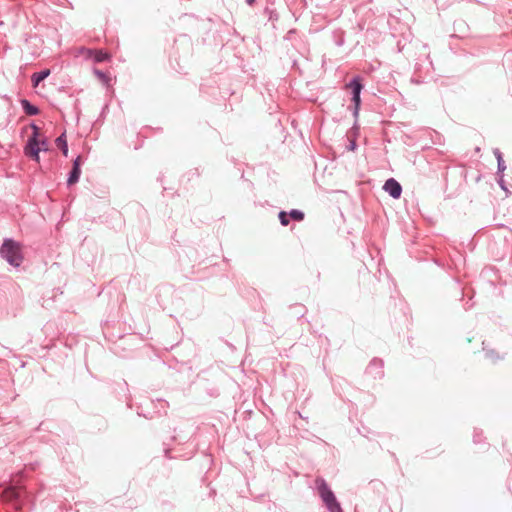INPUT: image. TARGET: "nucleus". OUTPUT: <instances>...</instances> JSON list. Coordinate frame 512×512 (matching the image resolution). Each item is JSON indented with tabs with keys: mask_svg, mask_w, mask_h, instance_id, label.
<instances>
[{
	"mask_svg": "<svg viewBox=\"0 0 512 512\" xmlns=\"http://www.w3.org/2000/svg\"><path fill=\"white\" fill-rule=\"evenodd\" d=\"M0 253L9 264L18 267L22 262L20 245L13 240H6L1 246Z\"/></svg>",
	"mask_w": 512,
	"mask_h": 512,
	"instance_id": "1",
	"label": "nucleus"
},
{
	"mask_svg": "<svg viewBox=\"0 0 512 512\" xmlns=\"http://www.w3.org/2000/svg\"><path fill=\"white\" fill-rule=\"evenodd\" d=\"M94 50L81 47L77 50V56H83L85 59H92Z\"/></svg>",
	"mask_w": 512,
	"mask_h": 512,
	"instance_id": "12",
	"label": "nucleus"
},
{
	"mask_svg": "<svg viewBox=\"0 0 512 512\" xmlns=\"http://www.w3.org/2000/svg\"><path fill=\"white\" fill-rule=\"evenodd\" d=\"M50 74V70L49 69H46V70H43L39 73H34L32 75V81H33V86L36 87L38 86V84L43 81L45 78H47Z\"/></svg>",
	"mask_w": 512,
	"mask_h": 512,
	"instance_id": "9",
	"label": "nucleus"
},
{
	"mask_svg": "<svg viewBox=\"0 0 512 512\" xmlns=\"http://www.w3.org/2000/svg\"><path fill=\"white\" fill-rule=\"evenodd\" d=\"M31 129L33 130V133L31 137L28 139L26 146L24 147V153L27 157H30L36 162H39V152L41 151L40 138L42 134L40 132V128L35 124L31 125Z\"/></svg>",
	"mask_w": 512,
	"mask_h": 512,
	"instance_id": "2",
	"label": "nucleus"
},
{
	"mask_svg": "<svg viewBox=\"0 0 512 512\" xmlns=\"http://www.w3.org/2000/svg\"><path fill=\"white\" fill-rule=\"evenodd\" d=\"M94 74H95V75L97 76V78H98L99 80H101L103 83H105V84H108V83H109V81H110L109 76H108V75H106L105 73H103L102 71H100V70H97V69H96V70H94Z\"/></svg>",
	"mask_w": 512,
	"mask_h": 512,
	"instance_id": "13",
	"label": "nucleus"
},
{
	"mask_svg": "<svg viewBox=\"0 0 512 512\" xmlns=\"http://www.w3.org/2000/svg\"><path fill=\"white\" fill-rule=\"evenodd\" d=\"M55 143H56L57 147L62 150L63 155L67 156L68 155V146H67L65 135L64 134L60 135L56 139Z\"/></svg>",
	"mask_w": 512,
	"mask_h": 512,
	"instance_id": "10",
	"label": "nucleus"
},
{
	"mask_svg": "<svg viewBox=\"0 0 512 512\" xmlns=\"http://www.w3.org/2000/svg\"><path fill=\"white\" fill-rule=\"evenodd\" d=\"M289 215L296 221H301L304 219V213L299 210H292Z\"/></svg>",
	"mask_w": 512,
	"mask_h": 512,
	"instance_id": "14",
	"label": "nucleus"
},
{
	"mask_svg": "<svg viewBox=\"0 0 512 512\" xmlns=\"http://www.w3.org/2000/svg\"><path fill=\"white\" fill-rule=\"evenodd\" d=\"M352 89L353 93V102L355 103V114L358 113L360 106V93L362 90V84L360 82V78L356 77L353 81L347 86Z\"/></svg>",
	"mask_w": 512,
	"mask_h": 512,
	"instance_id": "3",
	"label": "nucleus"
},
{
	"mask_svg": "<svg viewBox=\"0 0 512 512\" xmlns=\"http://www.w3.org/2000/svg\"><path fill=\"white\" fill-rule=\"evenodd\" d=\"M22 107L26 114L28 115H36L38 114L39 110L37 107L31 105L27 100H22Z\"/></svg>",
	"mask_w": 512,
	"mask_h": 512,
	"instance_id": "11",
	"label": "nucleus"
},
{
	"mask_svg": "<svg viewBox=\"0 0 512 512\" xmlns=\"http://www.w3.org/2000/svg\"><path fill=\"white\" fill-rule=\"evenodd\" d=\"M385 512V511H384Z\"/></svg>",
	"mask_w": 512,
	"mask_h": 512,
	"instance_id": "18",
	"label": "nucleus"
},
{
	"mask_svg": "<svg viewBox=\"0 0 512 512\" xmlns=\"http://www.w3.org/2000/svg\"><path fill=\"white\" fill-rule=\"evenodd\" d=\"M279 219H280V222L283 226H287L288 223H289V220H288V217H287V214L286 212H280L279 214Z\"/></svg>",
	"mask_w": 512,
	"mask_h": 512,
	"instance_id": "17",
	"label": "nucleus"
},
{
	"mask_svg": "<svg viewBox=\"0 0 512 512\" xmlns=\"http://www.w3.org/2000/svg\"><path fill=\"white\" fill-rule=\"evenodd\" d=\"M320 496L322 500L327 505L328 503L334 502L336 500L333 492L328 488L327 484L324 480L320 481V485L318 486Z\"/></svg>",
	"mask_w": 512,
	"mask_h": 512,
	"instance_id": "5",
	"label": "nucleus"
},
{
	"mask_svg": "<svg viewBox=\"0 0 512 512\" xmlns=\"http://www.w3.org/2000/svg\"><path fill=\"white\" fill-rule=\"evenodd\" d=\"M330 512H343L337 500L326 505Z\"/></svg>",
	"mask_w": 512,
	"mask_h": 512,
	"instance_id": "15",
	"label": "nucleus"
},
{
	"mask_svg": "<svg viewBox=\"0 0 512 512\" xmlns=\"http://www.w3.org/2000/svg\"><path fill=\"white\" fill-rule=\"evenodd\" d=\"M110 58L111 55L104 50H94V53L92 55V59L97 63L108 61L110 60Z\"/></svg>",
	"mask_w": 512,
	"mask_h": 512,
	"instance_id": "8",
	"label": "nucleus"
},
{
	"mask_svg": "<svg viewBox=\"0 0 512 512\" xmlns=\"http://www.w3.org/2000/svg\"><path fill=\"white\" fill-rule=\"evenodd\" d=\"M40 148H41V151H47L49 150V143H48V140L46 139V137H44L43 135L41 136L40 138Z\"/></svg>",
	"mask_w": 512,
	"mask_h": 512,
	"instance_id": "16",
	"label": "nucleus"
},
{
	"mask_svg": "<svg viewBox=\"0 0 512 512\" xmlns=\"http://www.w3.org/2000/svg\"><path fill=\"white\" fill-rule=\"evenodd\" d=\"M21 495H22V488L11 487V488L4 490V492L2 493V499L4 501L11 502V501L19 499L21 497Z\"/></svg>",
	"mask_w": 512,
	"mask_h": 512,
	"instance_id": "7",
	"label": "nucleus"
},
{
	"mask_svg": "<svg viewBox=\"0 0 512 512\" xmlns=\"http://www.w3.org/2000/svg\"><path fill=\"white\" fill-rule=\"evenodd\" d=\"M80 165L81 157L78 156L73 162V168L67 181L68 185H73L79 180L81 174Z\"/></svg>",
	"mask_w": 512,
	"mask_h": 512,
	"instance_id": "6",
	"label": "nucleus"
},
{
	"mask_svg": "<svg viewBox=\"0 0 512 512\" xmlns=\"http://www.w3.org/2000/svg\"><path fill=\"white\" fill-rule=\"evenodd\" d=\"M384 190L395 199L400 198L402 193L401 185L393 178L388 179L384 184Z\"/></svg>",
	"mask_w": 512,
	"mask_h": 512,
	"instance_id": "4",
	"label": "nucleus"
}]
</instances>
